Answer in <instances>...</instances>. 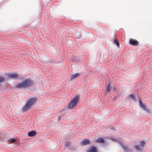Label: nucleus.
<instances>
[{"instance_id": "obj_16", "label": "nucleus", "mask_w": 152, "mask_h": 152, "mask_svg": "<svg viewBox=\"0 0 152 152\" xmlns=\"http://www.w3.org/2000/svg\"><path fill=\"white\" fill-rule=\"evenodd\" d=\"M141 145L142 146H143L145 144V142L143 140L141 141L140 142Z\"/></svg>"}, {"instance_id": "obj_7", "label": "nucleus", "mask_w": 152, "mask_h": 152, "mask_svg": "<svg viewBox=\"0 0 152 152\" xmlns=\"http://www.w3.org/2000/svg\"><path fill=\"white\" fill-rule=\"evenodd\" d=\"M97 150L95 147H91L89 150H88L87 152H96Z\"/></svg>"}, {"instance_id": "obj_9", "label": "nucleus", "mask_w": 152, "mask_h": 152, "mask_svg": "<svg viewBox=\"0 0 152 152\" xmlns=\"http://www.w3.org/2000/svg\"><path fill=\"white\" fill-rule=\"evenodd\" d=\"M95 142L99 143H104V140L103 138H100L95 140Z\"/></svg>"}, {"instance_id": "obj_19", "label": "nucleus", "mask_w": 152, "mask_h": 152, "mask_svg": "<svg viewBox=\"0 0 152 152\" xmlns=\"http://www.w3.org/2000/svg\"><path fill=\"white\" fill-rule=\"evenodd\" d=\"M77 57L75 56H73L72 58V61H75L76 60Z\"/></svg>"}, {"instance_id": "obj_4", "label": "nucleus", "mask_w": 152, "mask_h": 152, "mask_svg": "<svg viewBox=\"0 0 152 152\" xmlns=\"http://www.w3.org/2000/svg\"><path fill=\"white\" fill-rule=\"evenodd\" d=\"M129 43L131 45L137 46L139 45V42L137 40L131 39L129 40Z\"/></svg>"}, {"instance_id": "obj_1", "label": "nucleus", "mask_w": 152, "mask_h": 152, "mask_svg": "<svg viewBox=\"0 0 152 152\" xmlns=\"http://www.w3.org/2000/svg\"><path fill=\"white\" fill-rule=\"evenodd\" d=\"M34 84L33 81L30 79H26L17 85L16 87L17 88H26L32 86Z\"/></svg>"}, {"instance_id": "obj_5", "label": "nucleus", "mask_w": 152, "mask_h": 152, "mask_svg": "<svg viewBox=\"0 0 152 152\" xmlns=\"http://www.w3.org/2000/svg\"><path fill=\"white\" fill-rule=\"evenodd\" d=\"M7 76L10 78L13 79H17L18 78V75L15 73L8 74Z\"/></svg>"}, {"instance_id": "obj_6", "label": "nucleus", "mask_w": 152, "mask_h": 152, "mask_svg": "<svg viewBox=\"0 0 152 152\" xmlns=\"http://www.w3.org/2000/svg\"><path fill=\"white\" fill-rule=\"evenodd\" d=\"M115 142H117L118 143L120 144L122 146V148H123V149H124V150L125 151H126V150L128 149V148L127 147H124L123 146L121 140H118L115 139Z\"/></svg>"}, {"instance_id": "obj_17", "label": "nucleus", "mask_w": 152, "mask_h": 152, "mask_svg": "<svg viewBox=\"0 0 152 152\" xmlns=\"http://www.w3.org/2000/svg\"><path fill=\"white\" fill-rule=\"evenodd\" d=\"M5 80V79L4 77H2L0 76V83L2 82Z\"/></svg>"}, {"instance_id": "obj_8", "label": "nucleus", "mask_w": 152, "mask_h": 152, "mask_svg": "<svg viewBox=\"0 0 152 152\" xmlns=\"http://www.w3.org/2000/svg\"><path fill=\"white\" fill-rule=\"evenodd\" d=\"M140 106L143 108L144 110L147 111H148V110L146 108V106L145 105L140 101H139Z\"/></svg>"}, {"instance_id": "obj_10", "label": "nucleus", "mask_w": 152, "mask_h": 152, "mask_svg": "<svg viewBox=\"0 0 152 152\" xmlns=\"http://www.w3.org/2000/svg\"><path fill=\"white\" fill-rule=\"evenodd\" d=\"M90 141L87 139L83 140L81 142V144L83 145H86L90 143Z\"/></svg>"}, {"instance_id": "obj_14", "label": "nucleus", "mask_w": 152, "mask_h": 152, "mask_svg": "<svg viewBox=\"0 0 152 152\" xmlns=\"http://www.w3.org/2000/svg\"><path fill=\"white\" fill-rule=\"evenodd\" d=\"M115 44L116 45L118 48H120V43L117 39H115Z\"/></svg>"}, {"instance_id": "obj_21", "label": "nucleus", "mask_w": 152, "mask_h": 152, "mask_svg": "<svg viewBox=\"0 0 152 152\" xmlns=\"http://www.w3.org/2000/svg\"><path fill=\"white\" fill-rule=\"evenodd\" d=\"M135 148L137 150L140 149V146L139 145H137L135 146Z\"/></svg>"}, {"instance_id": "obj_15", "label": "nucleus", "mask_w": 152, "mask_h": 152, "mask_svg": "<svg viewBox=\"0 0 152 152\" xmlns=\"http://www.w3.org/2000/svg\"><path fill=\"white\" fill-rule=\"evenodd\" d=\"M76 35L78 39H80L81 36V35L78 32H77L76 33Z\"/></svg>"}, {"instance_id": "obj_20", "label": "nucleus", "mask_w": 152, "mask_h": 152, "mask_svg": "<svg viewBox=\"0 0 152 152\" xmlns=\"http://www.w3.org/2000/svg\"><path fill=\"white\" fill-rule=\"evenodd\" d=\"M129 96L130 97L132 98L133 99L135 100V98L134 94H130Z\"/></svg>"}, {"instance_id": "obj_3", "label": "nucleus", "mask_w": 152, "mask_h": 152, "mask_svg": "<svg viewBox=\"0 0 152 152\" xmlns=\"http://www.w3.org/2000/svg\"><path fill=\"white\" fill-rule=\"evenodd\" d=\"M79 99V97L78 96H75L73 99L71 101L69 104V108L71 109L76 106L77 104L78 101Z\"/></svg>"}, {"instance_id": "obj_23", "label": "nucleus", "mask_w": 152, "mask_h": 152, "mask_svg": "<svg viewBox=\"0 0 152 152\" xmlns=\"http://www.w3.org/2000/svg\"><path fill=\"white\" fill-rule=\"evenodd\" d=\"M61 116H60V117H59L58 118V120H60V118H61Z\"/></svg>"}, {"instance_id": "obj_12", "label": "nucleus", "mask_w": 152, "mask_h": 152, "mask_svg": "<svg viewBox=\"0 0 152 152\" xmlns=\"http://www.w3.org/2000/svg\"><path fill=\"white\" fill-rule=\"evenodd\" d=\"M79 75V73H76L72 75L70 79H73L77 78Z\"/></svg>"}, {"instance_id": "obj_18", "label": "nucleus", "mask_w": 152, "mask_h": 152, "mask_svg": "<svg viewBox=\"0 0 152 152\" xmlns=\"http://www.w3.org/2000/svg\"><path fill=\"white\" fill-rule=\"evenodd\" d=\"M10 141L11 142V143H13V142H15L16 141V140L15 139L12 138L10 139Z\"/></svg>"}, {"instance_id": "obj_22", "label": "nucleus", "mask_w": 152, "mask_h": 152, "mask_svg": "<svg viewBox=\"0 0 152 152\" xmlns=\"http://www.w3.org/2000/svg\"><path fill=\"white\" fill-rule=\"evenodd\" d=\"M69 145V143L68 142H66L65 146L66 147H68Z\"/></svg>"}, {"instance_id": "obj_2", "label": "nucleus", "mask_w": 152, "mask_h": 152, "mask_svg": "<svg viewBox=\"0 0 152 152\" xmlns=\"http://www.w3.org/2000/svg\"><path fill=\"white\" fill-rule=\"evenodd\" d=\"M37 100L36 97H32L28 99L26 103L23 108L22 111L23 112L29 110L31 107L34 104Z\"/></svg>"}, {"instance_id": "obj_11", "label": "nucleus", "mask_w": 152, "mask_h": 152, "mask_svg": "<svg viewBox=\"0 0 152 152\" xmlns=\"http://www.w3.org/2000/svg\"><path fill=\"white\" fill-rule=\"evenodd\" d=\"M36 134V132L34 131H31L28 132V135L29 136L32 137L35 135Z\"/></svg>"}, {"instance_id": "obj_13", "label": "nucleus", "mask_w": 152, "mask_h": 152, "mask_svg": "<svg viewBox=\"0 0 152 152\" xmlns=\"http://www.w3.org/2000/svg\"><path fill=\"white\" fill-rule=\"evenodd\" d=\"M111 89V84L109 83L107 85L106 88V92H109Z\"/></svg>"}]
</instances>
